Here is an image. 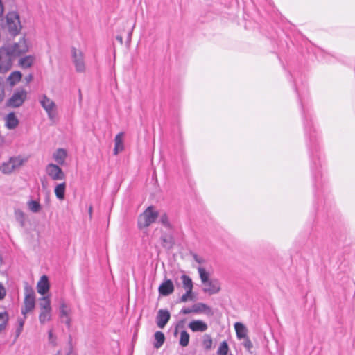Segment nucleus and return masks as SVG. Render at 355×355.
I'll return each instance as SVG.
<instances>
[{
    "mask_svg": "<svg viewBox=\"0 0 355 355\" xmlns=\"http://www.w3.org/2000/svg\"><path fill=\"white\" fill-rule=\"evenodd\" d=\"M294 87L301 105L304 134L311 159V168L313 178V184L315 187H318L319 179L322 178V172L320 170V168L322 166V163L319 155L318 132L314 127L310 110L306 107L302 94L296 82L294 83Z\"/></svg>",
    "mask_w": 355,
    "mask_h": 355,
    "instance_id": "nucleus-1",
    "label": "nucleus"
},
{
    "mask_svg": "<svg viewBox=\"0 0 355 355\" xmlns=\"http://www.w3.org/2000/svg\"><path fill=\"white\" fill-rule=\"evenodd\" d=\"M28 50L24 37L19 40L18 42L8 44L0 47V73H6L9 71L13 62L21 54Z\"/></svg>",
    "mask_w": 355,
    "mask_h": 355,
    "instance_id": "nucleus-2",
    "label": "nucleus"
},
{
    "mask_svg": "<svg viewBox=\"0 0 355 355\" xmlns=\"http://www.w3.org/2000/svg\"><path fill=\"white\" fill-rule=\"evenodd\" d=\"M158 211H155L153 206L148 207L144 213L139 216L138 226L139 228L147 227L155 223L158 218Z\"/></svg>",
    "mask_w": 355,
    "mask_h": 355,
    "instance_id": "nucleus-3",
    "label": "nucleus"
},
{
    "mask_svg": "<svg viewBox=\"0 0 355 355\" xmlns=\"http://www.w3.org/2000/svg\"><path fill=\"white\" fill-rule=\"evenodd\" d=\"M27 98V92L24 89H16L11 97L7 101L6 106L10 107H19L23 105Z\"/></svg>",
    "mask_w": 355,
    "mask_h": 355,
    "instance_id": "nucleus-4",
    "label": "nucleus"
},
{
    "mask_svg": "<svg viewBox=\"0 0 355 355\" xmlns=\"http://www.w3.org/2000/svg\"><path fill=\"white\" fill-rule=\"evenodd\" d=\"M6 20L9 33L12 35H17L21 28L19 15L17 12H9Z\"/></svg>",
    "mask_w": 355,
    "mask_h": 355,
    "instance_id": "nucleus-5",
    "label": "nucleus"
},
{
    "mask_svg": "<svg viewBox=\"0 0 355 355\" xmlns=\"http://www.w3.org/2000/svg\"><path fill=\"white\" fill-rule=\"evenodd\" d=\"M40 103L46 112L49 119L54 120L56 116V105L54 101L44 94L40 99Z\"/></svg>",
    "mask_w": 355,
    "mask_h": 355,
    "instance_id": "nucleus-6",
    "label": "nucleus"
},
{
    "mask_svg": "<svg viewBox=\"0 0 355 355\" xmlns=\"http://www.w3.org/2000/svg\"><path fill=\"white\" fill-rule=\"evenodd\" d=\"M46 173L53 180H63L66 178L62 169L58 164L53 163L46 166Z\"/></svg>",
    "mask_w": 355,
    "mask_h": 355,
    "instance_id": "nucleus-7",
    "label": "nucleus"
},
{
    "mask_svg": "<svg viewBox=\"0 0 355 355\" xmlns=\"http://www.w3.org/2000/svg\"><path fill=\"white\" fill-rule=\"evenodd\" d=\"M25 291L24 309L22 310V313L24 315L31 311L34 309L35 304L34 291L32 288L26 286Z\"/></svg>",
    "mask_w": 355,
    "mask_h": 355,
    "instance_id": "nucleus-8",
    "label": "nucleus"
},
{
    "mask_svg": "<svg viewBox=\"0 0 355 355\" xmlns=\"http://www.w3.org/2000/svg\"><path fill=\"white\" fill-rule=\"evenodd\" d=\"M71 54L76 71L79 73L84 72L85 70V65L83 52L77 51L75 47H73L71 49Z\"/></svg>",
    "mask_w": 355,
    "mask_h": 355,
    "instance_id": "nucleus-9",
    "label": "nucleus"
},
{
    "mask_svg": "<svg viewBox=\"0 0 355 355\" xmlns=\"http://www.w3.org/2000/svg\"><path fill=\"white\" fill-rule=\"evenodd\" d=\"M203 292L209 295L216 294L220 291V283L218 279H211L206 283L203 284Z\"/></svg>",
    "mask_w": 355,
    "mask_h": 355,
    "instance_id": "nucleus-10",
    "label": "nucleus"
},
{
    "mask_svg": "<svg viewBox=\"0 0 355 355\" xmlns=\"http://www.w3.org/2000/svg\"><path fill=\"white\" fill-rule=\"evenodd\" d=\"M171 313L167 309H159L156 317V324L160 329H163L170 320Z\"/></svg>",
    "mask_w": 355,
    "mask_h": 355,
    "instance_id": "nucleus-11",
    "label": "nucleus"
},
{
    "mask_svg": "<svg viewBox=\"0 0 355 355\" xmlns=\"http://www.w3.org/2000/svg\"><path fill=\"white\" fill-rule=\"evenodd\" d=\"M158 291L160 295L168 296L173 293L174 285L171 279H165L159 286Z\"/></svg>",
    "mask_w": 355,
    "mask_h": 355,
    "instance_id": "nucleus-12",
    "label": "nucleus"
},
{
    "mask_svg": "<svg viewBox=\"0 0 355 355\" xmlns=\"http://www.w3.org/2000/svg\"><path fill=\"white\" fill-rule=\"evenodd\" d=\"M50 284L49 278L46 275H44L40 278L37 284V292L42 295H45L49 291Z\"/></svg>",
    "mask_w": 355,
    "mask_h": 355,
    "instance_id": "nucleus-13",
    "label": "nucleus"
},
{
    "mask_svg": "<svg viewBox=\"0 0 355 355\" xmlns=\"http://www.w3.org/2000/svg\"><path fill=\"white\" fill-rule=\"evenodd\" d=\"M188 327L193 332H203L207 329L208 326L207 323L202 320H194L189 323Z\"/></svg>",
    "mask_w": 355,
    "mask_h": 355,
    "instance_id": "nucleus-14",
    "label": "nucleus"
},
{
    "mask_svg": "<svg viewBox=\"0 0 355 355\" xmlns=\"http://www.w3.org/2000/svg\"><path fill=\"white\" fill-rule=\"evenodd\" d=\"M162 245L163 248L171 250L175 245V239L173 235L171 233L163 232L161 238Z\"/></svg>",
    "mask_w": 355,
    "mask_h": 355,
    "instance_id": "nucleus-15",
    "label": "nucleus"
},
{
    "mask_svg": "<svg viewBox=\"0 0 355 355\" xmlns=\"http://www.w3.org/2000/svg\"><path fill=\"white\" fill-rule=\"evenodd\" d=\"M5 123L8 129L13 130L18 126L19 121L15 112H12L6 116Z\"/></svg>",
    "mask_w": 355,
    "mask_h": 355,
    "instance_id": "nucleus-16",
    "label": "nucleus"
},
{
    "mask_svg": "<svg viewBox=\"0 0 355 355\" xmlns=\"http://www.w3.org/2000/svg\"><path fill=\"white\" fill-rule=\"evenodd\" d=\"M67 153L64 148H58L53 155V158L58 165H64Z\"/></svg>",
    "mask_w": 355,
    "mask_h": 355,
    "instance_id": "nucleus-17",
    "label": "nucleus"
},
{
    "mask_svg": "<svg viewBox=\"0 0 355 355\" xmlns=\"http://www.w3.org/2000/svg\"><path fill=\"white\" fill-rule=\"evenodd\" d=\"M123 132H119L117 134L114 138V155H116L119 152L122 151L124 148L123 142Z\"/></svg>",
    "mask_w": 355,
    "mask_h": 355,
    "instance_id": "nucleus-18",
    "label": "nucleus"
},
{
    "mask_svg": "<svg viewBox=\"0 0 355 355\" xmlns=\"http://www.w3.org/2000/svg\"><path fill=\"white\" fill-rule=\"evenodd\" d=\"M234 329H235L236 336H237L238 339L241 340L242 338H245L248 337V336H247L248 329L243 324L239 322H236L234 324Z\"/></svg>",
    "mask_w": 355,
    "mask_h": 355,
    "instance_id": "nucleus-19",
    "label": "nucleus"
},
{
    "mask_svg": "<svg viewBox=\"0 0 355 355\" xmlns=\"http://www.w3.org/2000/svg\"><path fill=\"white\" fill-rule=\"evenodd\" d=\"M193 313H198L202 312H206L207 314L211 313V309L206 304L198 302L193 306Z\"/></svg>",
    "mask_w": 355,
    "mask_h": 355,
    "instance_id": "nucleus-20",
    "label": "nucleus"
},
{
    "mask_svg": "<svg viewBox=\"0 0 355 355\" xmlns=\"http://www.w3.org/2000/svg\"><path fill=\"white\" fill-rule=\"evenodd\" d=\"M35 60V58L32 55H27L21 58L19 60V65L23 69L31 67Z\"/></svg>",
    "mask_w": 355,
    "mask_h": 355,
    "instance_id": "nucleus-21",
    "label": "nucleus"
},
{
    "mask_svg": "<svg viewBox=\"0 0 355 355\" xmlns=\"http://www.w3.org/2000/svg\"><path fill=\"white\" fill-rule=\"evenodd\" d=\"M66 183L58 184L54 189L55 194L59 200H64L65 197Z\"/></svg>",
    "mask_w": 355,
    "mask_h": 355,
    "instance_id": "nucleus-22",
    "label": "nucleus"
},
{
    "mask_svg": "<svg viewBox=\"0 0 355 355\" xmlns=\"http://www.w3.org/2000/svg\"><path fill=\"white\" fill-rule=\"evenodd\" d=\"M51 309H40L39 315V320L41 324L49 321L51 319Z\"/></svg>",
    "mask_w": 355,
    "mask_h": 355,
    "instance_id": "nucleus-23",
    "label": "nucleus"
},
{
    "mask_svg": "<svg viewBox=\"0 0 355 355\" xmlns=\"http://www.w3.org/2000/svg\"><path fill=\"white\" fill-rule=\"evenodd\" d=\"M155 342L154 343V347L156 349L160 348L165 341V336L162 331H156L155 333Z\"/></svg>",
    "mask_w": 355,
    "mask_h": 355,
    "instance_id": "nucleus-24",
    "label": "nucleus"
},
{
    "mask_svg": "<svg viewBox=\"0 0 355 355\" xmlns=\"http://www.w3.org/2000/svg\"><path fill=\"white\" fill-rule=\"evenodd\" d=\"M9 160L12 164L10 168L13 169L14 171L19 168L21 166H22L24 162L26 161L20 156L11 157H10Z\"/></svg>",
    "mask_w": 355,
    "mask_h": 355,
    "instance_id": "nucleus-25",
    "label": "nucleus"
},
{
    "mask_svg": "<svg viewBox=\"0 0 355 355\" xmlns=\"http://www.w3.org/2000/svg\"><path fill=\"white\" fill-rule=\"evenodd\" d=\"M21 76L22 75L21 72L16 71L12 72L8 77L7 80L11 85H14L21 80Z\"/></svg>",
    "mask_w": 355,
    "mask_h": 355,
    "instance_id": "nucleus-26",
    "label": "nucleus"
},
{
    "mask_svg": "<svg viewBox=\"0 0 355 355\" xmlns=\"http://www.w3.org/2000/svg\"><path fill=\"white\" fill-rule=\"evenodd\" d=\"M189 340H190V336H189V333L185 330L181 331L180 338V341H179L180 345L182 346V347H185L188 346V345L189 343Z\"/></svg>",
    "mask_w": 355,
    "mask_h": 355,
    "instance_id": "nucleus-27",
    "label": "nucleus"
},
{
    "mask_svg": "<svg viewBox=\"0 0 355 355\" xmlns=\"http://www.w3.org/2000/svg\"><path fill=\"white\" fill-rule=\"evenodd\" d=\"M196 300V297L194 293H193V289L186 290L184 294L182 295V297L179 300V302H187L189 300L194 301Z\"/></svg>",
    "mask_w": 355,
    "mask_h": 355,
    "instance_id": "nucleus-28",
    "label": "nucleus"
},
{
    "mask_svg": "<svg viewBox=\"0 0 355 355\" xmlns=\"http://www.w3.org/2000/svg\"><path fill=\"white\" fill-rule=\"evenodd\" d=\"M39 307L40 309H51V300L49 296H43L40 299Z\"/></svg>",
    "mask_w": 355,
    "mask_h": 355,
    "instance_id": "nucleus-29",
    "label": "nucleus"
},
{
    "mask_svg": "<svg viewBox=\"0 0 355 355\" xmlns=\"http://www.w3.org/2000/svg\"><path fill=\"white\" fill-rule=\"evenodd\" d=\"M181 279L182 281L183 288L185 290L193 289V282L190 277L187 275H182L181 276Z\"/></svg>",
    "mask_w": 355,
    "mask_h": 355,
    "instance_id": "nucleus-30",
    "label": "nucleus"
},
{
    "mask_svg": "<svg viewBox=\"0 0 355 355\" xmlns=\"http://www.w3.org/2000/svg\"><path fill=\"white\" fill-rule=\"evenodd\" d=\"M28 209L33 213H37L41 209V205L39 201L31 200L27 203Z\"/></svg>",
    "mask_w": 355,
    "mask_h": 355,
    "instance_id": "nucleus-31",
    "label": "nucleus"
},
{
    "mask_svg": "<svg viewBox=\"0 0 355 355\" xmlns=\"http://www.w3.org/2000/svg\"><path fill=\"white\" fill-rule=\"evenodd\" d=\"M198 271L200 278L202 284L206 283L207 282H208L211 279H209V272H207L204 268L198 267Z\"/></svg>",
    "mask_w": 355,
    "mask_h": 355,
    "instance_id": "nucleus-32",
    "label": "nucleus"
},
{
    "mask_svg": "<svg viewBox=\"0 0 355 355\" xmlns=\"http://www.w3.org/2000/svg\"><path fill=\"white\" fill-rule=\"evenodd\" d=\"M25 319H26L25 315H24V318H19L17 319L18 325L15 330V340L18 338V337L19 336V335L21 334V333L23 331L24 325L25 323Z\"/></svg>",
    "mask_w": 355,
    "mask_h": 355,
    "instance_id": "nucleus-33",
    "label": "nucleus"
},
{
    "mask_svg": "<svg viewBox=\"0 0 355 355\" xmlns=\"http://www.w3.org/2000/svg\"><path fill=\"white\" fill-rule=\"evenodd\" d=\"M12 164L10 160L6 162H3L0 166V171L4 174H10L14 171L13 169L10 168Z\"/></svg>",
    "mask_w": 355,
    "mask_h": 355,
    "instance_id": "nucleus-34",
    "label": "nucleus"
},
{
    "mask_svg": "<svg viewBox=\"0 0 355 355\" xmlns=\"http://www.w3.org/2000/svg\"><path fill=\"white\" fill-rule=\"evenodd\" d=\"M8 321V315L6 311L0 313V331L4 329Z\"/></svg>",
    "mask_w": 355,
    "mask_h": 355,
    "instance_id": "nucleus-35",
    "label": "nucleus"
},
{
    "mask_svg": "<svg viewBox=\"0 0 355 355\" xmlns=\"http://www.w3.org/2000/svg\"><path fill=\"white\" fill-rule=\"evenodd\" d=\"M202 345L205 349H210L212 347V338L210 335L205 334L202 340Z\"/></svg>",
    "mask_w": 355,
    "mask_h": 355,
    "instance_id": "nucleus-36",
    "label": "nucleus"
},
{
    "mask_svg": "<svg viewBox=\"0 0 355 355\" xmlns=\"http://www.w3.org/2000/svg\"><path fill=\"white\" fill-rule=\"evenodd\" d=\"M229 351V347L226 341H223L220 343L218 349L217 351L218 355H227Z\"/></svg>",
    "mask_w": 355,
    "mask_h": 355,
    "instance_id": "nucleus-37",
    "label": "nucleus"
},
{
    "mask_svg": "<svg viewBox=\"0 0 355 355\" xmlns=\"http://www.w3.org/2000/svg\"><path fill=\"white\" fill-rule=\"evenodd\" d=\"M159 222L168 229L172 228L171 224L168 220V217L166 213H164L160 216Z\"/></svg>",
    "mask_w": 355,
    "mask_h": 355,
    "instance_id": "nucleus-38",
    "label": "nucleus"
},
{
    "mask_svg": "<svg viewBox=\"0 0 355 355\" xmlns=\"http://www.w3.org/2000/svg\"><path fill=\"white\" fill-rule=\"evenodd\" d=\"M67 306L66 303L64 302V301L62 300L60 302V308H59L60 316L61 318L68 317V311H67Z\"/></svg>",
    "mask_w": 355,
    "mask_h": 355,
    "instance_id": "nucleus-39",
    "label": "nucleus"
},
{
    "mask_svg": "<svg viewBox=\"0 0 355 355\" xmlns=\"http://www.w3.org/2000/svg\"><path fill=\"white\" fill-rule=\"evenodd\" d=\"M4 79L0 77V103L3 101L5 96Z\"/></svg>",
    "mask_w": 355,
    "mask_h": 355,
    "instance_id": "nucleus-40",
    "label": "nucleus"
},
{
    "mask_svg": "<svg viewBox=\"0 0 355 355\" xmlns=\"http://www.w3.org/2000/svg\"><path fill=\"white\" fill-rule=\"evenodd\" d=\"M244 339V342H243V346L244 347L250 352V350L253 347V344L251 342V340H250L249 337H246Z\"/></svg>",
    "mask_w": 355,
    "mask_h": 355,
    "instance_id": "nucleus-41",
    "label": "nucleus"
},
{
    "mask_svg": "<svg viewBox=\"0 0 355 355\" xmlns=\"http://www.w3.org/2000/svg\"><path fill=\"white\" fill-rule=\"evenodd\" d=\"M17 220L19 222L21 227L25 225L24 214L22 211H19L17 216Z\"/></svg>",
    "mask_w": 355,
    "mask_h": 355,
    "instance_id": "nucleus-42",
    "label": "nucleus"
},
{
    "mask_svg": "<svg viewBox=\"0 0 355 355\" xmlns=\"http://www.w3.org/2000/svg\"><path fill=\"white\" fill-rule=\"evenodd\" d=\"M48 336H49V342L53 345V346H55L56 345V338L54 336L53 334V331L52 330H49V332H48Z\"/></svg>",
    "mask_w": 355,
    "mask_h": 355,
    "instance_id": "nucleus-43",
    "label": "nucleus"
},
{
    "mask_svg": "<svg viewBox=\"0 0 355 355\" xmlns=\"http://www.w3.org/2000/svg\"><path fill=\"white\" fill-rule=\"evenodd\" d=\"M191 313H193V306H191V308L183 307L181 309V311H180V314H184V315L189 314Z\"/></svg>",
    "mask_w": 355,
    "mask_h": 355,
    "instance_id": "nucleus-44",
    "label": "nucleus"
},
{
    "mask_svg": "<svg viewBox=\"0 0 355 355\" xmlns=\"http://www.w3.org/2000/svg\"><path fill=\"white\" fill-rule=\"evenodd\" d=\"M6 295V291L1 283H0V300H3Z\"/></svg>",
    "mask_w": 355,
    "mask_h": 355,
    "instance_id": "nucleus-45",
    "label": "nucleus"
},
{
    "mask_svg": "<svg viewBox=\"0 0 355 355\" xmlns=\"http://www.w3.org/2000/svg\"><path fill=\"white\" fill-rule=\"evenodd\" d=\"M192 257L193 259L200 264L204 263L205 262L203 258L198 257L196 254H193Z\"/></svg>",
    "mask_w": 355,
    "mask_h": 355,
    "instance_id": "nucleus-46",
    "label": "nucleus"
},
{
    "mask_svg": "<svg viewBox=\"0 0 355 355\" xmlns=\"http://www.w3.org/2000/svg\"><path fill=\"white\" fill-rule=\"evenodd\" d=\"M184 320H180L176 323L175 327L180 329H183L184 327Z\"/></svg>",
    "mask_w": 355,
    "mask_h": 355,
    "instance_id": "nucleus-47",
    "label": "nucleus"
},
{
    "mask_svg": "<svg viewBox=\"0 0 355 355\" xmlns=\"http://www.w3.org/2000/svg\"><path fill=\"white\" fill-rule=\"evenodd\" d=\"M67 355H76L73 351L71 340L69 341V349L68 352L67 353Z\"/></svg>",
    "mask_w": 355,
    "mask_h": 355,
    "instance_id": "nucleus-48",
    "label": "nucleus"
},
{
    "mask_svg": "<svg viewBox=\"0 0 355 355\" xmlns=\"http://www.w3.org/2000/svg\"><path fill=\"white\" fill-rule=\"evenodd\" d=\"M33 75L32 74H29V75H28L27 76L25 77V80L28 83H30L33 80Z\"/></svg>",
    "mask_w": 355,
    "mask_h": 355,
    "instance_id": "nucleus-49",
    "label": "nucleus"
},
{
    "mask_svg": "<svg viewBox=\"0 0 355 355\" xmlns=\"http://www.w3.org/2000/svg\"><path fill=\"white\" fill-rule=\"evenodd\" d=\"M3 13V6L2 1L0 0V17H1Z\"/></svg>",
    "mask_w": 355,
    "mask_h": 355,
    "instance_id": "nucleus-50",
    "label": "nucleus"
},
{
    "mask_svg": "<svg viewBox=\"0 0 355 355\" xmlns=\"http://www.w3.org/2000/svg\"><path fill=\"white\" fill-rule=\"evenodd\" d=\"M179 329L178 328H177L176 327H175V329H174V332H173V335L174 336H177L178 334V332H179Z\"/></svg>",
    "mask_w": 355,
    "mask_h": 355,
    "instance_id": "nucleus-51",
    "label": "nucleus"
},
{
    "mask_svg": "<svg viewBox=\"0 0 355 355\" xmlns=\"http://www.w3.org/2000/svg\"><path fill=\"white\" fill-rule=\"evenodd\" d=\"M116 40H117L118 41H119V42H120L121 44H122V43H123V37H122V36H121V35H117V36H116Z\"/></svg>",
    "mask_w": 355,
    "mask_h": 355,
    "instance_id": "nucleus-52",
    "label": "nucleus"
},
{
    "mask_svg": "<svg viewBox=\"0 0 355 355\" xmlns=\"http://www.w3.org/2000/svg\"><path fill=\"white\" fill-rule=\"evenodd\" d=\"M88 212H89V216L91 218L92 217V206H89V209H88Z\"/></svg>",
    "mask_w": 355,
    "mask_h": 355,
    "instance_id": "nucleus-53",
    "label": "nucleus"
},
{
    "mask_svg": "<svg viewBox=\"0 0 355 355\" xmlns=\"http://www.w3.org/2000/svg\"><path fill=\"white\" fill-rule=\"evenodd\" d=\"M66 324L69 327L70 326V324H71V319L69 318H67L66 322H65Z\"/></svg>",
    "mask_w": 355,
    "mask_h": 355,
    "instance_id": "nucleus-54",
    "label": "nucleus"
},
{
    "mask_svg": "<svg viewBox=\"0 0 355 355\" xmlns=\"http://www.w3.org/2000/svg\"><path fill=\"white\" fill-rule=\"evenodd\" d=\"M54 355H62L61 351H60V350L58 351L57 353L55 354H54Z\"/></svg>",
    "mask_w": 355,
    "mask_h": 355,
    "instance_id": "nucleus-55",
    "label": "nucleus"
}]
</instances>
